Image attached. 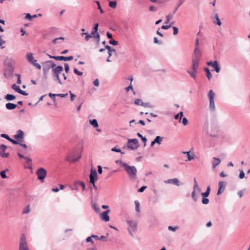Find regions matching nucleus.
I'll return each mask as SVG.
<instances>
[{
    "mask_svg": "<svg viewBox=\"0 0 250 250\" xmlns=\"http://www.w3.org/2000/svg\"><path fill=\"white\" fill-rule=\"evenodd\" d=\"M82 152V148L80 150L74 149L66 156L65 160L67 162L74 163L81 158Z\"/></svg>",
    "mask_w": 250,
    "mask_h": 250,
    "instance_id": "nucleus-1",
    "label": "nucleus"
},
{
    "mask_svg": "<svg viewBox=\"0 0 250 250\" xmlns=\"http://www.w3.org/2000/svg\"><path fill=\"white\" fill-rule=\"evenodd\" d=\"M124 167L130 178L134 180L136 179L137 170L135 167L129 166L126 164H124Z\"/></svg>",
    "mask_w": 250,
    "mask_h": 250,
    "instance_id": "nucleus-2",
    "label": "nucleus"
},
{
    "mask_svg": "<svg viewBox=\"0 0 250 250\" xmlns=\"http://www.w3.org/2000/svg\"><path fill=\"white\" fill-rule=\"evenodd\" d=\"M193 188V190L191 192V198L195 202H196L198 201V198L196 195V192H200L201 189L199 187L195 178H194V185Z\"/></svg>",
    "mask_w": 250,
    "mask_h": 250,
    "instance_id": "nucleus-3",
    "label": "nucleus"
},
{
    "mask_svg": "<svg viewBox=\"0 0 250 250\" xmlns=\"http://www.w3.org/2000/svg\"><path fill=\"white\" fill-rule=\"evenodd\" d=\"M19 250H29L26 242V237L23 233L21 235Z\"/></svg>",
    "mask_w": 250,
    "mask_h": 250,
    "instance_id": "nucleus-4",
    "label": "nucleus"
},
{
    "mask_svg": "<svg viewBox=\"0 0 250 250\" xmlns=\"http://www.w3.org/2000/svg\"><path fill=\"white\" fill-rule=\"evenodd\" d=\"M38 176V179L40 180L42 183L44 182V179L47 175V171L45 169L42 167L39 168L36 172Z\"/></svg>",
    "mask_w": 250,
    "mask_h": 250,
    "instance_id": "nucleus-5",
    "label": "nucleus"
},
{
    "mask_svg": "<svg viewBox=\"0 0 250 250\" xmlns=\"http://www.w3.org/2000/svg\"><path fill=\"white\" fill-rule=\"evenodd\" d=\"M215 94L212 90H210L208 93V97L209 101V108L211 111H214L215 109L214 104V98Z\"/></svg>",
    "mask_w": 250,
    "mask_h": 250,
    "instance_id": "nucleus-6",
    "label": "nucleus"
},
{
    "mask_svg": "<svg viewBox=\"0 0 250 250\" xmlns=\"http://www.w3.org/2000/svg\"><path fill=\"white\" fill-rule=\"evenodd\" d=\"M127 147L131 150H135L139 147L138 141L137 139H129Z\"/></svg>",
    "mask_w": 250,
    "mask_h": 250,
    "instance_id": "nucleus-7",
    "label": "nucleus"
},
{
    "mask_svg": "<svg viewBox=\"0 0 250 250\" xmlns=\"http://www.w3.org/2000/svg\"><path fill=\"white\" fill-rule=\"evenodd\" d=\"M127 223L129 225V228H128V231L129 233L132 236H133V232H134L136 230L137 228V223L135 221L132 220L127 221Z\"/></svg>",
    "mask_w": 250,
    "mask_h": 250,
    "instance_id": "nucleus-8",
    "label": "nucleus"
},
{
    "mask_svg": "<svg viewBox=\"0 0 250 250\" xmlns=\"http://www.w3.org/2000/svg\"><path fill=\"white\" fill-rule=\"evenodd\" d=\"M199 63H192L191 69L188 70V73L190 75L191 77L195 79L196 78V74L197 73V69L199 66Z\"/></svg>",
    "mask_w": 250,
    "mask_h": 250,
    "instance_id": "nucleus-9",
    "label": "nucleus"
},
{
    "mask_svg": "<svg viewBox=\"0 0 250 250\" xmlns=\"http://www.w3.org/2000/svg\"><path fill=\"white\" fill-rule=\"evenodd\" d=\"M97 177L98 175L96 170L95 168H92L89 175L90 183L91 184L95 183L98 179Z\"/></svg>",
    "mask_w": 250,
    "mask_h": 250,
    "instance_id": "nucleus-10",
    "label": "nucleus"
},
{
    "mask_svg": "<svg viewBox=\"0 0 250 250\" xmlns=\"http://www.w3.org/2000/svg\"><path fill=\"white\" fill-rule=\"evenodd\" d=\"M201 56V51L198 48H195L192 57V62H199Z\"/></svg>",
    "mask_w": 250,
    "mask_h": 250,
    "instance_id": "nucleus-11",
    "label": "nucleus"
},
{
    "mask_svg": "<svg viewBox=\"0 0 250 250\" xmlns=\"http://www.w3.org/2000/svg\"><path fill=\"white\" fill-rule=\"evenodd\" d=\"M14 72V67L10 63H8L5 68L4 75L6 77L11 76Z\"/></svg>",
    "mask_w": 250,
    "mask_h": 250,
    "instance_id": "nucleus-12",
    "label": "nucleus"
},
{
    "mask_svg": "<svg viewBox=\"0 0 250 250\" xmlns=\"http://www.w3.org/2000/svg\"><path fill=\"white\" fill-rule=\"evenodd\" d=\"M7 148V146L5 145L2 144L0 146V156L2 158H7L9 156V153H4Z\"/></svg>",
    "mask_w": 250,
    "mask_h": 250,
    "instance_id": "nucleus-13",
    "label": "nucleus"
},
{
    "mask_svg": "<svg viewBox=\"0 0 250 250\" xmlns=\"http://www.w3.org/2000/svg\"><path fill=\"white\" fill-rule=\"evenodd\" d=\"M166 184H172L176 186L183 185V183H180L179 180L177 178L170 179L164 181Z\"/></svg>",
    "mask_w": 250,
    "mask_h": 250,
    "instance_id": "nucleus-14",
    "label": "nucleus"
},
{
    "mask_svg": "<svg viewBox=\"0 0 250 250\" xmlns=\"http://www.w3.org/2000/svg\"><path fill=\"white\" fill-rule=\"evenodd\" d=\"M109 212V209H107L106 211L103 212L100 214L101 218L103 220H104L105 222L109 221L110 218L108 214Z\"/></svg>",
    "mask_w": 250,
    "mask_h": 250,
    "instance_id": "nucleus-15",
    "label": "nucleus"
},
{
    "mask_svg": "<svg viewBox=\"0 0 250 250\" xmlns=\"http://www.w3.org/2000/svg\"><path fill=\"white\" fill-rule=\"evenodd\" d=\"M225 186H226V184H225V182H222V181L219 182V183H218L219 188H218V190L217 193V194L218 195L222 194L223 193V192L225 190Z\"/></svg>",
    "mask_w": 250,
    "mask_h": 250,
    "instance_id": "nucleus-16",
    "label": "nucleus"
},
{
    "mask_svg": "<svg viewBox=\"0 0 250 250\" xmlns=\"http://www.w3.org/2000/svg\"><path fill=\"white\" fill-rule=\"evenodd\" d=\"M163 140V137H162L161 136H158L156 137V138L154 139V140L151 142L150 146H153L155 144H158L159 145H161Z\"/></svg>",
    "mask_w": 250,
    "mask_h": 250,
    "instance_id": "nucleus-17",
    "label": "nucleus"
},
{
    "mask_svg": "<svg viewBox=\"0 0 250 250\" xmlns=\"http://www.w3.org/2000/svg\"><path fill=\"white\" fill-rule=\"evenodd\" d=\"M14 138L19 141L20 139H23L24 138V132L21 130H18L17 134L14 135Z\"/></svg>",
    "mask_w": 250,
    "mask_h": 250,
    "instance_id": "nucleus-18",
    "label": "nucleus"
},
{
    "mask_svg": "<svg viewBox=\"0 0 250 250\" xmlns=\"http://www.w3.org/2000/svg\"><path fill=\"white\" fill-rule=\"evenodd\" d=\"M54 75H59L63 71V67L61 66H58L56 67L52 68Z\"/></svg>",
    "mask_w": 250,
    "mask_h": 250,
    "instance_id": "nucleus-19",
    "label": "nucleus"
},
{
    "mask_svg": "<svg viewBox=\"0 0 250 250\" xmlns=\"http://www.w3.org/2000/svg\"><path fill=\"white\" fill-rule=\"evenodd\" d=\"M55 66H56V64L55 63H52V64L50 65L43 66L42 68H43V70L44 74L46 75L48 73L49 70L51 68H52L54 67Z\"/></svg>",
    "mask_w": 250,
    "mask_h": 250,
    "instance_id": "nucleus-20",
    "label": "nucleus"
},
{
    "mask_svg": "<svg viewBox=\"0 0 250 250\" xmlns=\"http://www.w3.org/2000/svg\"><path fill=\"white\" fill-rule=\"evenodd\" d=\"M26 58L29 62H36L37 60L34 59L33 57V54L31 53H28L26 55Z\"/></svg>",
    "mask_w": 250,
    "mask_h": 250,
    "instance_id": "nucleus-21",
    "label": "nucleus"
},
{
    "mask_svg": "<svg viewBox=\"0 0 250 250\" xmlns=\"http://www.w3.org/2000/svg\"><path fill=\"white\" fill-rule=\"evenodd\" d=\"M5 107L8 110H12L16 108L17 104L13 103H8L5 104Z\"/></svg>",
    "mask_w": 250,
    "mask_h": 250,
    "instance_id": "nucleus-22",
    "label": "nucleus"
},
{
    "mask_svg": "<svg viewBox=\"0 0 250 250\" xmlns=\"http://www.w3.org/2000/svg\"><path fill=\"white\" fill-rule=\"evenodd\" d=\"M208 65L211 66L214 70H215L217 72H219L220 71V67L218 65V63H207Z\"/></svg>",
    "mask_w": 250,
    "mask_h": 250,
    "instance_id": "nucleus-23",
    "label": "nucleus"
},
{
    "mask_svg": "<svg viewBox=\"0 0 250 250\" xmlns=\"http://www.w3.org/2000/svg\"><path fill=\"white\" fill-rule=\"evenodd\" d=\"M213 162L212 164V167L214 168L216 166L219 165L221 163V160L217 158L213 157Z\"/></svg>",
    "mask_w": 250,
    "mask_h": 250,
    "instance_id": "nucleus-24",
    "label": "nucleus"
},
{
    "mask_svg": "<svg viewBox=\"0 0 250 250\" xmlns=\"http://www.w3.org/2000/svg\"><path fill=\"white\" fill-rule=\"evenodd\" d=\"M185 0H179L178 3L176 5V7L174 8V10L173 12V14H175V13L176 12V11L178 10L179 7L183 4V3L185 2Z\"/></svg>",
    "mask_w": 250,
    "mask_h": 250,
    "instance_id": "nucleus-25",
    "label": "nucleus"
},
{
    "mask_svg": "<svg viewBox=\"0 0 250 250\" xmlns=\"http://www.w3.org/2000/svg\"><path fill=\"white\" fill-rule=\"evenodd\" d=\"M210 187L208 186L207 188V190L205 192L201 193V195L203 197H207L208 196V195L210 193Z\"/></svg>",
    "mask_w": 250,
    "mask_h": 250,
    "instance_id": "nucleus-26",
    "label": "nucleus"
},
{
    "mask_svg": "<svg viewBox=\"0 0 250 250\" xmlns=\"http://www.w3.org/2000/svg\"><path fill=\"white\" fill-rule=\"evenodd\" d=\"M215 20L213 21V22L215 24L218 25L219 26H220L222 24V22H221L220 20L219 19L218 15L217 14H216L215 15Z\"/></svg>",
    "mask_w": 250,
    "mask_h": 250,
    "instance_id": "nucleus-27",
    "label": "nucleus"
},
{
    "mask_svg": "<svg viewBox=\"0 0 250 250\" xmlns=\"http://www.w3.org/2000/svg\"><path fill=\"white\" fill-rule=\"evenodd\" d=\"M5 99L7 101H12L16 99V97L14 95L8 94L5 96Z\"/></svg>",
    "mask_w": 250,
    "mask_h": 250,
    "instance_id": "nucleus-28",
    "label": "nucleus"
},
{
    "mask_svg": "<svg viewBox=\"0 0 250 250\" xmlns=\"http://www.w3.org/2000/svg\"><path fill=\"white\" fill-rule=\"evenodd\" d=\"M90 124L94 127H97L98 126V123L96 119L90 120L89 121Z\"/></svg>",
    "mask_w": 250,
    "mask_h": 250,
    "instance_id": "nucleus-29",
    "label": "nucleus"
},
{
    "mask_svg": "<svg viewBox=\"0 0 250 250\" xmlns=\"http://www.w3.org/2000/svg\"><path fill=\"white\" fill-rule=\"evenodd\" d=\"M204 70L206 71V72L207 73V77L208 79L209 80L211 79V78L212 77V75H211V73L210 72L209 69L207 67H205L204 68Z\"/></svg>",
    "mask_w": 250,
    "mask_h": 250,
    "instance_id": "nucleus-30",
    "label": "nucleus"
},
{
    "mask_svg": "<svg viewBox=\"0 0 250 250\" xmlns=\"http://www.w3.org/2000/svg\"><path fill=\"white\" fill-rule=\"evenodd\" d=\"M137 135L141 139L142 141L144 143V146H146L147 139L146 137H143L140 133H137Z\"/></svg>",
    "mask_w": 250,
    "mask_h": 250,
    "instance_id": "nucleus-31",
    "label": "nucleus"
},
{
    "mask_svg": "<svg viewBox=\"0 0 250 250\" xmlns=\"http://www.w3.org/2000/svg\"><path fill=\"white\" fill-rule=\"evenodd\" d=\"M83 35H85V40L86 41H88L90 38H91V35L87 32H83L81 34V36H83Z\"/></svg>",
    "mask_w": 250,
    "mask_h": 250,
    "instance_id": "nucleus-32",
    "label": "nucleus"
},
{
    "mask_svg": "<svg viewBox=\"0 0 250 250\" xmlns=\"http://www.w3.org/2000/svg\"><path fill=\"white\" fill-rule=\"evenodd\" d=\"M117 2L116 1H109V6L112 8H115L117 6Z\"/></svg>",
    "mask_w": 250,
    "mask_h": 250,
    "instance_id": "nucleus-33",
    "label": "nucleus"
},
{
    "mask_svg": "<svg viewBox=\"0 0 250 250\" xmlns=\"http://www.w3.org/2000/svg\"><path fill=\"white\" fill-rule=\"evenodd\" d=\"M62 61L66 62V61H71L73 59V57L72 56H68V57H64L62 56Z\"/></svg>",
    "mask_w": 250,
    "mask_h": 250,
    "instance_id": "nucleus-34",
    "label": "nucleus"
},
{
    "mask_svg": "<svg viewBox=\"0 0 250 250\" xmlns=\"http://www.w3.org/2000/svg\"><path fill=\"white\" fill-rule=\"evenodd\" d=\"M12 88L18 93H20V91L21 90V89L20 88V86L16 85V84H13L12 85Z\"/></svg>",
    "mask_w": 250,
    "mask_h": 250,
    "instance_id": "nucleus-35",
    "label": "nucleus"
},
{
    "mask_svg": "<svg viewBox=\"0 0 250 250\" xmlns=\"http://www.w3.org/2000/svg\"><path fill=\"white\" fill-rule=\"evenodd\" d=\"M135 210L136 212H140V203L138 201H135Z\"/></svg>",
    "mask_w": 250,
    "mask_h": 250,
    "instance_id": "nucleus-36",
    "label": "nucleus"
},
{
    "mask_svg": "<svg viewBox=\"0 0 250 250\" xmlns=\"http://www.w3.org/2000/svg\"><path fill=\"white\" fill-rule=\"evenodd\" d=\"M105 50L107 49V51H109V52H114V53L116 52L115 49L112 48L111 46H109L108 45H106L104 46Z\"/></svg>",
    "mask_w": 250,
    "mask_h": 250,
    "instance_id": "nucleus-37",
    "label": "nucleus"
},
{
    "mask_svg": "<svg viewBox=\"0 0 250 250\" xmlns=\"http://www.w3.org/2000/svg\"><path fill=\"white\" fill-rule=\"evenodd\" d=\"M76 184L81 186V187H82V188H83V190H84L85 189V184H84V182L78 181L76 182Z\"/></svg>",
    "mask_w": 250,
    "mask_h": 250,
    "instance_id": "nucleus-38",
    "label": "nucleus"
},
{
    "mask_svg": "<svg viewBox=\"0 0 250 250\" xmlns=\"http://www.w3.org/2000/svg\"><path fill=\"white\" fill-rule=\"evenodd\" d=\"M95 3L97 4V5H98L97 8L100 10V13L101 14H103L104 13V11L102 9L101 6L100 5V2L98 0H96V1H95Z\"/></svg>",
    "mask_w": 250,
    "mask_h": 250,
    "instance_id": "nucleus-39",
    "label": "nucleus"
},
{
    "mask_svg": "<svg viewBox=\"0 0 250 250\" xmlns=\"http://www.w3.org/2000/svg\"><path fill=\"white\" fill-rule=\"evenodd\" d=\"M143 102L140 99H137L134 101V104L138 105H143Z\"/></svg>",
    "mask_w": 250,
    "mask_h": 250,
    "instance_id": "nucleus-40",
    "label": "nucleus"
},
{
    "mask_svg": "<svg viewBox=\"0 0 250 250\" xmlns=\"http://www.w3.org/2000/svg\"><path fill=\"white\" fill-rule=\"evenodd\" d=\"M202 203L203 204L207 205L209 203V200L206 197H203L202 199Z\"/></svg>",
    "mask_w": 250,
    "mask_h": 250,
    "instance_id": "nucleus-41",
    "label": "nucleus"
},
{
    "mask_svg": "<svg viewBox=\"0 0 250 250\" xmlns=\"http://www.w3.org/2000/svg\"><path fill=\"white\" fill-rule=\"evenodd\" d=\"M184 153H186L187 154L188 158V161H191L194 159L193 156H191L189 152H184Z\"/></svg>",
    "mask_w": 250,
    "mask_h": 250,
    "instance_id": "nucleus-42",
    "label": "nucleus"
},
{
    "mask_svg": "<svg viewBox=\"0 0 250 250\" xmlns=\"http://www.w3.org/2000/svg\"><path fill=\"white\" fill-rule=\"evenodd\" d=\"M111 151L117 152H120L121 154H125L124 152L121 151V150L120 148H117L116 147L112 148L111 149Z\"/></svg>",
    "mask_w": 250,
    "mask_h": 250,
    "instance_id": "nucleus-43",
    "label": "nucleus"
},
{
    "mask_svg": "<svg viewBox=\"0 0 250 250\" xmlns=\"http://www.w3.org/2000/svg\"><path fill=\"white\" fill-rule=\"evenodd\" d=\"M173 15V14L171 15L170 14H169L167 16V20L165 21V23L166 24H167V23H169V22L170 21V19H171Z\"/></svg>",
    "mask_w": 250,
    "mask_h": 250,
    "instance_id": "nucleus-44",
    "label": "nucleus"
},
{
    "mask_svg": "<svg viewBox=\"0 0 250 250\" xmlns=\"http://www.w3.org/2000/svg\"><path fill=\"white\" fill-rule=\"evenodd\" d=\"M0 175L2 178H6L7 177L6 175V171L3 170L0 172Z\"/></svg>",
    "mask_w": 250,
    "mask_h": 250,
    "instance_id": "nucleus-45",
    "label": "nucleus"
},
{
    "mask_svg": "<svg viewBox=\"0 0 250 250\" xmlns=\"http://www.w3.org/2000/svg\"><path fill=\"white\" fill-rule=\"evenodd\" d=\"M149 10L150 11L155 12V11H156L157 10V8L156 7H155V6H154L153 5H151L149 7Z\"/></svg>",
    "mask_w": 250,
    "mask_h": 250,
    "instance_id": "nucleus-46",
    "label": "nucleus"
},
{
    "mask_svg": "<svg viewBox=\"0 0 250 250\" xmlns=\"http://www.w3.org/2000/svg\"><path fill=\"white\" fill-rule=\"evenodd\" d=\"M98 27H99V23H96L94 27H93L92 28V31H94V32H98Z\"/></svg>",
    "mask_w": 250,
    "mask_h": 250,
    "instance_id": "nucleus-47",
    "label": "nucleus"
},
{
    "mask_svg": "<svg viewBox=\"0 0 250 250\" xmlns=\"http://www.w3.org/2000/svg\"><path fill=\"white\" fill-rule=\"evenodd\" d=\"M109 43L113 45H116L118 44V42L114 40H111L109 41Z\"/></svg>",
    "mask_w": 250,
    "mask_h": 250,
    "instance_id": "nucleus-48",
    "label": "nucleus"
},
{
    "mask_svg": "<svg viewBox=\"0 0 250 250\" xmlns=\"http://www.w3.org/2000/svg\"><path fill=\"white\" fill-rule=\"evenodd\" d=\"M74 73L79 75V76H82L83 74V73L82 72H81L80 71H79L76 68H75L74 70Z\"/></svg>",
    "mask_w": 250,
    "mask_h": 250,
    "instance_id": "nucleus-49",
    "label": "nucleus"
},
{
    "mask_svg": "<svg viewBox=\"0 0 250 250\" xmlns=\"http://www.w3.org/2000/svg\"><path fill=\"white\" fill-rule=\"evenodd\" d=\"M172 29L173 30V35H176L178 33V28L176 27L173 26Z\"/></svg>",
    "mask_w": 250,
    "mask_h": 250,
    "instance_id": "nucleus-50",
    "label": "nucleus"
},
{
    "mask_svg": "<svg viewBox=\"0 0 250 250\" xmlns=\"http://www.w3.org/2000/svg\"><path fill=\"white\" fill-rule=\"evenodd\" d=\"M239 177L240 179H243L245 177V173L243 170H240Z\"/></svg>",
    "mask_w": 250,
    "mask_h": 250,
    "instance_id": "nucleus-51",
    "label": "nucleus"
},
{
    "mask_svg": "<svg viewBox=\"0 0 250 250\" xmlns=\"http://www.w3.org/2000/svg\"><path fill=\"white\" fill-rule=\"evenodd\" d=\"M0 136L2 138H4L7 139L8 141H9L10 139V137L8 135H7L6 134H1L0 135Z\"/></svg>",
    "mask_w": 250,
    "mask_h": 250,
    "instance_id": "nucleus-52",
    "label": "nucleus"
},
{
    "mask_svg": "<svg viewBox=\"0 0 250 250\" xmlns=\"http://www.w3.org/2000/svg\"><path fill=\"white\" fill-rule=\"evenodd\" d=\"M49 96L54 101L56 100L55 97L57 96V94L49 93Z\"/></svg>",
    "mask_w": 250,
    "mask_h": 250,
    "instance_id": "nucleus-53",
    "label": "nucleus"
},
{
    "mask_svg": "<svg viewBox=\"0 0 250 250\" xmlns=\"http://www.w3.org/2000/svg\"><path fill=\"white\" fill-rule=\"evenodd\" d=\"M154 42L156 44H162V42L160 41H159L156 37L154 38Z\"/></svg>",
    "mask_w": 250,
    "mask_h": 250,
    "instance_id": "nucleus-54",
    "label": "nucleus"
},
{
    "mask_svg": "<svg viewBox=\"0 0 250 250\" xmlns=\"http://www.w3.org/2000/svg\"><path fill=\"white\" fill-rule=\"evenodd\" d=\"M168 229L169 230L175 231L176 230L178 229V227H173L172 226H169Z\"/></svg>",
    "mask_w": 250,
    "mask_h": 250,
    "instance_id": "nucleus-55",
    "label": "nucleus"
},
{
    "mask_svg": "<svg viewBox=\"0 0 250 250\" xmlns=\"http://www.w3.org/2000/svg\"><path fill=\"white\" fill-rule=\"evenodd\" d=\"M188 120L186 118H183L182 119V124L184 125H188Z\"/></svg>",
    "mask_w": 250,
    "mask_h": 250,
    "instance_id": "nucleus-56",
    "label": "nucleus"
},
{
    "mask_svg": "<svg viewBox=\"0 0 250 250\" xmlns=\"http://www.w3.org/2000/svg\"><path fill=\"white\" fill-rule=\"evenodd\" d=\"M62 56H55L54 57H53V59H55L56 61H62Z\"/></svg>",
    "mask_w": 250,
    "mask_h": 250,
    "instance_id": "nucleus-57",
    "label": "nucleus"
},
{
    "mask_svg": "<svg viewBox=\"0 0 250 250\" xmlns=\"http://www.w3.org/2000/svg\"><path fill=\"white\" fill-rule=\"evenodd\" d=\"M54 76L56 78L55 80H57L59 83L62 84V82L59 78V75H54Z\"/></svg>",
    "mask_w": 250,
    "mask_h": 250,
    "instance_id": "nucleus-58",
    "label": "nucleus"
},
{
    "mask_svg": "<svg viewBox=\"0 0 250 250\" xmlns=\"http://www.w3.org/2000/svg\"><path fill=\"white\" fill-rule=\"evenodd\" d=\"M25 18L30 21H31L32 20V17L29 13H27L26 14Z\"/></svg>",
    "mask_w": 250,
    "mask_h": 250,
    "instance_id": "nucleus-59",
    "label": "nucleus"
},
{
    "mask_svg": "<svg viewBox=\"0 0 250 250\" xmlns=\"http://www.w3.org/2000/svg\"><path fill=\"white\" fill-rule=\"evenodd\" d=\"M92 238H93V237H91V236L90 237H88L86 239V241L87 242H91L92 244H93L94 241L92 240Z\"/></svg>",
    "mask_w": 250,
    "mask_h": 250,
    "instance_id": "nucleus-60",
    "label": "nucleus"
},
{
    "mask_svg": "<svg viewBox=\"0 0 250 250\" xmlns=\"http://www.w3.org/2000/svg\"><path fill=\"white\" fill-rule=\"evenodd\" d=\"M94 38L96 39L97 43H99V42H100V36L99 33H97V35H96Z\"/></svg>",
    "mask_w": 250,
    "mask_h": 250,
    "instance_id": "nucleus-61",
    "label": "nucleus"
},
{
    "mask_svg": "<svg viewBox=\"0 0 250 250\" xmlns=\"http://www.w3.org/2000/svg\"><path fill=\"white\" fill-rule=\"evenodd\" d=\"M115 162H116V164H119L121 166H122L123 167H124V164H126V163H125V162H123L121 160H117V161H116Z\"/></svg>",
    "mask_w": 250,
    "mask_h": 250,
    "instance_id": "nucleus-62",
    "label": "nucleus"
},
{
    "mask_svg": "<svg viewBox=\"0 0 250 250\" xmlns=\"http://www.w3.org/2000/svg\"><path fill=\"white\" fill-rule=\"evenodd\" d=\"M9 141H10V142H11L12 143H13L14 145H18V144H20V143H19L17 141L14 140L13 139H11V138Z\"/></svg>",
    "mask_w": 250,
    "mask_h": 250,
    "instance_id": "nucleus-63",
    "label": "nucleus"
},
{
    "mask_svg": "<svg viewBox=\"0 0 250 250\" xmlns=\"http://www.w3.org/2000/svg\"><path fill=\"white\" fill-rule=\"evenodd\" d=\"M93 84L95 86H98L99 85V81L98 79H95L93 82Z\"/></svg>",
    "mask_w": 250,
    "mask_h": 250,
    "instance_id": "nucleus-64",
    "label": "nucleus"
}]
</instances>
